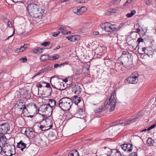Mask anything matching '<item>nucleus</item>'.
<instances>
[{
    "mask_svg": "<svg viewBox=\"0 0 156 156\" xmlns=\"http://www.w3.org/2000/svg\"><path fill=\"white\" fill-rule=\"evenodd\" d=\"M58 29L62 34H68L66 28L65 26L60 25L58 27Z\"/></svg>",
    "mask_w": 156,
    "mask_h": 156,
    "instance_id": "obj_16",
    "label": "nucleus"
},
{
    "mask_svg": "<svg viewBox=\"0 0 156 156\" xmlns=\"http://www.w3.org/2000/svg\"><path fill=\"white\" fill-rule=\"evenodd\" d=\"M13 2L17 3L18 2H22L23 0H12Z\"/></svg>",
    "mask_w": 156,
    "mask_h": 156,
    "instance_id": "obj_55",
    "label": "nucleus"
},
{
    "mask_svg": "<svg viewBox=\"0 0 156 156\" xmlns=\"http://www.w3.org/2000/svg\"><path fill=\"white\" fill-rule=\"evenodd\" d=\"M68 156H80L77 150H73L69 152Z\"/></svg>",
    "mask_w": 156,
    "mask_h": 156,
    "instance_id": "obj_22",
    "label": "nucleus"
},
{
    "mask_svg": "<svg viewBox=\"0 0 156 156\" xmlns=\"http://www.w3.org/2000/svg\"><path fill=\"white\" fill-rule=\"evenodd\" d=\"M111 154L112 156H122L119 150L116 149L110 150Z\"/></svg>",
    "mask_w": 156,
    "mask_h": 156,
    "instance_id": "obj_13",
    "label": "nucleus"
},
{
    "mask_svg": "<svg viewBox=\"0 0 156 156\" xmlns=\"http://www.w3.org/2000/svg\"><path fill=\"white\" fill-rule=\"evenodd\" d=\"M132 144H130L129 143L127 144H123L121 145L122 148L125 151H126V147L130 146L131 147Z\"/></svg>",
    "mask_w": 156,
    "mask_h": 156,
    "instance_id": "obj_34",
    "label": "nucleus"
},
{
    "mask_svg": "<svg viewBox=\"0 0 156 156\" xmlns=\"http://www.w3.org/2000/svg\"><path fill=\"white\" fill-rule=\"evenodd\" d=\"M31 131L26 130L25 132V133L29 138L32 139L35 136L36 133L31 128Z\"/></svg>",
    "mask_w": 156,
    "mask_h": 156,
    "instance_id": "obj_8",
    "label": "nucleus"
},
{
    "mask_svg": "<svg viewBox=\"0 0 156 156\" xmlns=\"http://www.w3.org/2000/svg\"><path fill=\"white\" fill-rule=\"evenodd\" d=\"M22 60L23 62H25L27 61V58H22L20 59V60Z\"/></svg>",
    "mask_w": 156,
    "mask_h": 156,
    "instance_id": "obj_54",
    "label": "nucleus"
},
{
    "mask_svg": "<svg viewBox=\"0 0 156 156\" xmlns=\"http://www.w3.org/2000/svg\"><path fill=\"white\" fill-rule=\"evenodd\" d=\"M73 12L75 13V14H76L77 15H78V12H79L78 10V8L77 7H73L72 9Z\"/></svg>",
    "mask_w": 156,
    "mask_h": 156,
    "instance_id": "obj_38",
    "label": "nucleus"
},
{
    "mask_svg": "<svg viewBox=\"0 0 156 156\" xmlns=\"http://www.w3.org/2000/svg\"><path fill=\"white\" fill-rule=\"evenodd\" d=\"M121 0H113L112 3L113 4L116 5L118 4L121 1Z\"/></svg>",
    "mask_w": 156,
    "mask_h": 156,
    "instance_id": "obj_42",
    "label": "nucleus"
},
{
    "mask_svg": "<svg viewBox=\"0 0 156 156\" xmlns=\"http://www.w3.org/2000/svg\"><path fill=\"white\" fill-rule=\"evenodd\" d=\"M126 151H127V152H130L133 149V145L132 144V146H131V147H126Z\"/></svg>",
    "mask_w": 156,
    "mask_h": 156,
    "instance_id": "obj_39",
    "label": "nucleus"
},
{
    "mask_svg": "<svg viewBox=\"0 0 156 156\" xmlns=\"http://www.w3.org/2000/svg\"><path fill=\"white\" fill-rule=\"evenodd\" d=\"M31 106L34 107L36 109V112L37 113L39 112V109L37 105L34 103H31Z\"/></svg>",
    "mask_w": 156,
    "mask_h": 156,
    "instance_id": "obj_37",
    "label": "nucleus"
},
{
    "mask_svg": "<svg viewBox=\"0 0 156 156\" xmlns=\"http://www.w3.org/2000/svg\"><path fill=\"white\" fill-rule=\"evenodd\" d=\"M115 69L116 72H119L120 70H121L122 67L119 63L115 64Z\"/></svg>",
    "mask_w": 156,
    "mask_h": 156,
    "instance_id": "obj_33",
    "label": "nucleus"
},
{
    "mask_svg": "<svg viewBox=\"0 0 156 156\" xmlns=\"http://www.w3.org/2000/svg\"><path fill=\"white\" fill-rule=\"evenodd\" d=\"M105 65L111 69H113L114 66L115 64V62L114 61L108 59H104Z\"/></svg>",
    "mask_w": 156,
    "mask_h": 156,
    "instance_id": "obj_9",
    "label": "nucleus"
},
{
    "mask_svg": "<svg viewBox=\"0 0 156 156\" xmlns=\"http://www.w3.org/2000/svg\"><path fill=\"white\" fill-rule=\"evenodd\" d=\"M109 23H105L102 24L101 25V26L102 29L106 31H108L109 28H108Z\"/></svg>",
    "mask_w": 156,
    "mask_h": 156,
    "instance_id": "obj_19",
    "label": "nucleus"
},
{
    "mask_svg": "<svg viewBox=\"0 0 156 156\" xmlns=\"http://www.w3.org/2000/svg\"><path fill=\"white\" fill-rule=\"evenodd\" d=\"M26 144L23 143V141L21 140L19 143H17V147L20 148V150L22 151L26 147Z\"/></svg>",
    "mask_w": 156,
    "mask_h": 156,
    "instance_id": "obj_12",
    "label": "nucleus"
},
{
    "mask_svg": "<svg viewBox=\"0 0 156 156\" xmlns=\"http://www.w3.org/2000/svg\"><path fill=\"white\" fill-rule=\"evenodd\" d=\"M41 83L42 84H45V87H47V88H50L49 90H50V94H51L52 93V88L51 87V86L50 85V83H47L45 82H44V81H43V82H41Z\"/></svg>",
    "mask_w": 156,
    "mask_h": 156,
    "instance_id": "obj_31",
    "label": "nucleus"
},
{
    "mask_svg": "<svg viewBox=\"0 0 156 156\" xmlns=\"http://www.w3.org/2000/svg\"><path fill=\"white\" fill-rule=\"evenodd\" d=\"M60 33V31H58L57 32H55L52 33V35L53 36L55 37L57 36Z\"/></svg>",
    "mask_w": 156,
    "mask_h": 156,
    "instance_id": "obj_45",
    "label": "nucleus"
},
{
    "mask_svg": "<svg viewBox=\"0 0 156 156\" xmlns=\"http://www.w3.org/2000/svg\"><path fill=\"white\" fill-rule=\"evenodd\" d=\"M73 99L75 104L76 105H78L81 101L80 98L77 96H74Z\"/></svg>",
    "mask_w": 156,
    "mask_h": 156,
    "instance_id": "obj_28",
    "label": "nucleus"
},
{
    "mask_svg": "<svg viewBox=\"0 0 156 156\" xmlns=\"http://www.w3.org/2000/svg\"><path fill=\"white\" fill-rule=\"evenodd\" d=\"M23 114V115L24 117H28L29 116V112L28 111L27 109V107L26 105H24L23 107V108L22 110Z\"/></svg>",
    "mask_w": 156,
    "mask_h": 156,
    "instance_id": "obj_21",
    "label": "nucleus"
},
{
    "mask_svg": "<svg viewBox=\"0 0 156 156\" xmlns=\"http://www.w3.org/2000/svg\"><path fill=\"white\" fill-rule=\"evenodd\" d=\"M132 16L131 13H128L126 15V16L128 18Z\"/></svg>",
    "mask_w": 156,
    "mask_h": 156,
    "instance_id": "obj_63",
    "label": "nucleus"
},
{
    "mask_svg": "<svg viewBox=\"0 0 156 156\" xmlns=\"http://www.w3.org/2000/svg\"><path fill=\"white\" fill-rule=\"evenodd\" d=\"M40 128L42 131H45L48 130V129H47L46 127L43 125H40Z\"/></svg>",
    "mask_w": 156,
    "mask_h": 156,
    "instance_id": "obj_44",
    "label": "nucleus"
},
{
    "mask_svg": "<svg viewBox=\"0 0 156 156\" xmlns=\"http://www.w3.org/2000/svg\"><path fill=\"white\" fill-rule=\"evenodd\" d=\"M129 156H137V154L135 152L131 153Z\"/></svg>",
    "mask_w": 156,
    "mask_h": 156,
    "instance_id": "obj_60",
    "label": "nucleus"
},
{
    "mask_svg": "<svg viewBox=\"0 0 156 156\" xmlns=\"http://www.w3.org/2000/svg\"><path fill=\"white\" fill-rule=\"evenodd\" d=\"M43 107V112H44L45 113L47 112H49L52 110V109L51 108V107L49 106L44 105Z\"/></svg>",
    "mask_w": 156,
    "mask_h": 156,
    "instance_id": "obj_29",
    "label": "nucleus"
},
{
    "mask_svg": "<svg viewBox=\"0 0 156 156\" xmlns=\"http://www.w3.org/2000/svg\"><path fill=\"white\" fill-rule=\"evenodd\" d=\"M27 10L28 15L36 18L42 16V10L37 4L30 3L27 5Z\"/></svg>",
    "mask_w": 156,
    "mask_h": 156,
    "instance_id": "obj_2",
    "label": "nucleus"
},
{
    "mask_svg": "<svg viewBox=\"0 0 156 156\" xmlns=\"http://www.w3.org/2000/svg\"><path fill=\"white\" fill-rule=\"evenodd\" d=\"M81 73L80 70L79 69H76V72L75 74L76 75H80Z\"/></svg>",
    "mask_w": 156,
    "mask_h": 156,
    "instance_id": "obj_47",
    "label": "nucleus"
},
{
    "mask_svg": "<svg viewBox=\"0 0 156 156\" xmlns=\"http://www.w3.org/2000/svg\"><path fill=\"white\" fill-rule=\"evenodd\" d=\"M118 12L119 10L116 9L111 8L108 10L107 12H106V14L107 15H110L112 13H115Z\"/></svg>",
    "mask_w": 156,
    "mask_h": 156,
    "instance_id": "obj_20",
    "label": "nucleus"
},
{
    "mask_svg": "<svg viewBox=\"0 0 156 156\" xmlns=\"http://www.w3.org/2000/svg\"><path fill=\"white\" fill-rule=\"evenodd\" d=\"M69 62L67 61L65 62H63L59 65V67L60 68L62 66L63 67L65 65H67L69 64Z\"/></svg>",
    "mask_w": 156,
    "mask_h": 156,
    "instance_id": "obj_46",
    "label": "nucleus"
},
{
    "mask_svg": "<svg viewBox=\"0 0 156 156\" xmlns=\"http://www.w3.org/2000/svg\"><path fill=\"white\" fill-rule=\"evenodd\" d=\"M52 60H55L58 59L59 58V55L58 54H56L52 57Z\"/></svg>",
    "mask_w": 156,
    "mask_h": 156,
    "instance_id": "obj_43",
    "label": "nucleus"
},
{
    "mask_svg": "<svg viewBox=\"0 0 156 156\" xmlns=\"http://www.w3.org/2000/svg\"><path fill=\"white\" fill-rule=\"evenodd\" d=\"M77 2L78 3H84L87 1V0H76Z\"/></svg>",
    "mask_w": 156,
    "mask_h": 156,
    "instance_id": "obj_49",
    "label": "nucleus"
},
{
    "mask_svg": "<svg viewBox=\"0 0 156 156\" xmlns=\"http://www.w3.org/2000/svg\"><path fill=\"white\" fill-rule=\"evenodd\" d=\"M43 48H40L39 47H37L33 49V51L34 53H37L38 52L39 53H42L43 51Z\"/></svg>",
    "mask_w": 156,
    "mask_h": 156,
    "instance_id": "obj_24",
    "label": "nucleus"
},
{
    "mask_svg": "<svg viewBox=\"0 0 156 156\" xmlns=\"http://www.w3.org/2000/svg\"><path fill=\"white\" fill-rule=\"evenodd\" d=\"M7 139L4 135L1 136H0V144L3 145L6 143Z\"/></svg>",
    "mask_w": 156,
    "mask_h": 156,
    "instance_id": "obj_17",
    "label": "nucleus"
},
{
    "mask_svg": "<svg viewBox=\"0 0 156 156\" xmlns=\"http://www.w3.org/2000/svg\"><path fill=\"white\" fill-rule=\"evenodd\" d=\"M25 105L24 104H23V103L19 102L18 103H17L15 106L17 107L18 109L20 110H22L23 108V107Z\"/></svg>",
    "mask_w": 156,
    "mask_h": 156,
    "instance_id": "obj_32",
    "label": "nucleus"
},
{
    "mask_svg": "<svg viewBox=\"0 0 156 156\" xmlns=\"http://www.w3.org/2000/svg\"><path fill=\"white\" fill-rule=\"evenodd\" d=\"M10 126L8 123H2L0 125V133L5 134L10 131Z\"/></svg>",
    "mask_w": 156,
    "mask_h": 156,
    "instance_id": "obj_5",
    "label": "nucleus"
},
{
    "mask_svg": "<svg viewBox=\"0 0 156 156\" xmlns=\"http://www.w3.org/2000/svg\"><path fill=\"white\" fill-rule=\"evenodd\" d=\"M48 100L50 102L52 108L56 105L57 102L55 100L53 99H49Z\"/></svg>",
    "mask_w": 156,
    "mask_h": 156,
    "instance_id": "obj_35",
    "label": "nucleus"
},
{
    "mask_svg": "<svg viewBox=\"0 0 156 156\" xmlns=\"http://www.w3.org/2000/svg\"><path fill=\"white\" fill-rule=\"evenodd\" d=\"M72 104L73 101L71 99L64 97L59 100L56 106H58L63 111H67L69 110Z\"/></svg>",
    "mask_w": 156,
    "mask_h": 156,
    "instance_id": "obj_3",
    "label": "nucleus"
},
{
    "mask_svg": "<svg viewBox=\"0 0 156 156\" xmlns=\"http://www.w3.org/2000/svg\"><path fill=\"white\" fill-rule=\"evenodd\" d=\"M44 73V71L43 70H41L39 71V72L38 73H37L35 75V76H36L38 75H40L41 74L43 73Z\"/></svg>",
    "mask_w": 156,
    "mask_h": 156,
    "instance_id": "obj_52",
    "label": "nucleus"
},
{
    "mask_svg": "<svg viewBox=\"0 0 156 156\" xmlns=\"http://www.w3.org/2000/svg\"><path fill=\"white\" fill-rule=\"evenodd\" d=\"M80 37V36L77 35L75 36H69L67 38L69 40L74 42L79 39Z\"/></svg>",
    "mask_w": 156,
    "mask_h": 156,
    "instance_id": "obj_14",
    "label": "nucleus"
},
{
    "mask_svg": "<svg viewBox=\"0 0 156 156\" xmlns=\"http://www.w3.org/2000/svg\"><path fill=\"white\" fill-rule=\"evenodd\" d=\"M51 57H49V55H43L41 56L40 57V60L41 61L44 62L47 60H51V59H50Z\"/></svg>",
    "mask_w": 156,
    "mask_h": 156,
    "instance_id": "obj_18",
    "label": "nucleus"
},
{
    "mask_svg": "<svg viewBox=\"0 0 156 156\" xmlns=\"http://www.w3.org/2000/svg\"><path fill=\"white\" fill-rule=\"evenodd\" d=\"M115 93H112L109 98H108L105 101L104 103V107L103 105L100 106L99 108H96L94 110L95 113H98L105 110L107 108L110 107L109 111L112 112L115 109L116 100L115 98Z\"/></svg>",
    "mask_w": 156,
    "mask_h": 156,
    "instance_id": "obj_1",
    "label": "nucleus"
},
{
    "mask_svg": "<svg viewBox=\"0 0 156 156\" xmlns=\"http://www.w3.org/2000/svg\"><path fill=\"white\" fill-rule=\"evenodd\" d=\"M112 31L113 32L115 31H117L119 30L120 28L119 27L116 26L115 24H112Z\"/></svg>",
    "mask_w": 156,
    "mask_h": 156,
    "instance_id": "obj_30",
    "label": "nucleus"
},
{
    "mask_svg": "<svg viewBox=\"0 0 156 156\" xmlns=\"http://www.w3.org/2000/svg\"><path fill=\"white\" fill-rule=\"evenodd\" d=\"M20 48L21 51H23L25 50V48L24 47V46H21Z\"/></svg>",
    "mask_w": 156,
    "mask_h": 156,
    "instance_id": "obj_61",
    "label": "nucleus"
},
{
    "mask_svg": "<svg viewBox=\"0 0 156 156\" xmlns=\"http://www.w3.org/2000/svg\"><path fill=\"white\" fill-rule=\"evenodd\" d=\"M15 52L16 53H19V52H22L21 51V50L20 49V48H16L15 50Z\"/></svg>",
    "mask_w": 156,
    "mask_h": 156,
    "instance_id": "obj_53",
    "label": "nucleus"
},
{
    "mask_svg": "<svg viewBox=\"0 0 156 156\" xmlns=\"http://www.w3.org/2000/svg\"><path fill=\"white\" fill-rule=\"evenodd\" d=\"M15 29H14V30L13 31V34H12L11 35L9 36L6 39V40H8L9 39V38L10 37H12L13 36V34H14V33H15Z\"/></svg>",
    "mask_w": 156,
    "mask_h": 156,
    "instance_id": "obj_57",
    "label": "nucleus"
},
{
    "mask_svg": "<svg viewBox=\"0 0 156 156\" xmlns=\"http://www.w3.org/2000/svg\"><path fill=\"white\" fill-rule=\"evenodd\" d=\"M56 89L61 91L64 90L66 88L65 87L64 83L62 82H58L56 83Z\"/></svg>",
    "mask_w": 156,
    "mask_h": 156,
    "instance_id": "obj_11",
    "label": "nucleus"
},
{
    "mask_svg": "<svg viewBox=\"0 0 156 156\" xmlns=\"http://www.w3.org/2000/svg\"><path fill=\"white\" fill-rule=\"evenodd\" d=\"M10 148L9 150H6L5 151H3L5 155L6 156H12L13 154L11 153V148L10 147Z\"/></svg>",
    "mask_w": 156,
    "mask_h": 156,
    "instance_id": "obj_26",
    "label": "nucleus"
},
{
    "mask_svg": "<svg viewBox=\"0 0 156 156\" xmlns=\"http://www.w3.org/2000/svg\"><path fill=\"white\" fill-rule=\"evenodd\" d=\"M15 29H14V30L13 31V34H12L11 35L9 36L6 39V40H8L9 39V38L10 37H12L13 36V34H14V33H15Z\"/></svg>",
    "mask_w": 156,
    "mask_h": 156,
    "instance_id": "obj_59",
    "label": "nucleus"
},
{
    "mask_svg": "<svg viewBox=\"0 0 156 156\" xmlns=\"http://www.w3.org/2000/svg\"><path fill=\"white\" fill-rule=\"evenodd\" d=\"M37 87H38V88H41L42 87H43V85H42L41 83H37Z\"/></svg>",
    "mask_w": 156,
    "mask_h": 156,
    "instance_id": "obj_64",
    "label": "nucleus"
},
{
    "mask_svg": "<svg viewBox=\"0 0 156 156\" xmlns=\"http://www.w3.org/2000/svg\"><path fill=\"white\" fill-rule=\"evenodd\" d=\"M145 4L147 5H151L152 3V0H145Z\"/></svg>",
    "mask_w": 156,
    "mask_h": 156,
    "instance_id": "obj_40",
    "label": "nucleus"
},
{
    "mask_svg": "<svg viewBox=\"0 0 156 156\" xmlns=\"http://www.w3.org/2000/svg\"><path fill=\"white\" fill-rule=\"evenodd\" d=\"M136 118H134L132 119H129L126 121H121L119 122V124L122 126H125L126 124H129L131 122H133L135 121Z\"/></svg>",
    "mask_w": 156,
    "mask_h": 156,
    "instance_id": "obj_10",
    "label": "nucleus"
},
{
    "mask_svg": "<svg viewBox=\"0 0 156 156\" xmlns=\"http://www.w3.org/2000/svg\"><path fill=\"white\" fill-rule=\"evenodd\" d=\"M109 27H108L109 29L108 30V32H111L110 36L111 37H115L116 36V34L115 32H112V24L109 23Z\"/></svg>",
    "mask_w": 156,
    "mask_h": 156,
    "instance_id": "obj_23",
    "label": "nucleus"
},
{
    "mask_svg": "<svg viewBox=\"0 0 156 156\" xmlns=\"http://www.w3.org/2000/svg\"><path fill=\"white\" fill-rule=\"evenodd\" d=\"M147 144L150 146L153 145L154 143V140H152L151 138H149L147 140Z\"/></svg>",
    "mask_w": 156,
    "mask_h": 156,
    "instance_id": "obj_36",
    "label": "nucleus"
},
{
    "mask_svg": "<svg viewBox=\"0 0 156 156\" xmlns=\"http://www.w3.org/2000/svg\"><path fill=\"white\" fill-rule=\"evenodd\" d=\"M51 43L49 41L45 42L44 43H41V44L42 45L44 46H46L47 45H48L50 44Z\"/></svg>",
    "mask_w": 156,
    "mask_h": 156,
    "instance_id": "obj_41",
    "label": "nucleus"
},
{
    "mask_svg": "<svg viewBox=\"0 0 156 156\" xmlns=\"http://www.w3.org/2000/svg\"><path fill=\"white\" fill-rule=\"evenodd\" d=\"M15 29H14V30L13 31V34H12L11 35L9 36L6 39V40H8L9 39V38L10 37H12L13 36V34H14V33H15Z\"/></svg>",
    "mask_w": 156,
    "mask_h": 156,
    "instance_id": "obj_58",
    "label": "nucleus"
},
{
    "mask_svg": "<svg viewBox=\"0 0 156 156\" xmlns=\"http://www.w3.org/2000/svg\"><path fill=\"white\" fill-rule=\"evenodd\" d=\"M118 124H119V122L118 121H115L111 123V126H115Z\"/></svg>",
    "mask_w": 156,
    "mask_h": 156,
    "instance_id": "obj_50",
    "label": "nucleus"
},
{
    "mask_svg": "<svg viewBox=\"0 0 156 156\" xmlns=\"http://www.w3.org/2000/svg\"><path fill=\"white\" fill-rule=\"evenodd\" d=\"M54 68H57L58 67H59V64H57V63L55 64H54Z\"/></svg>",
    "mask_w": 156,
    "mask_h": 156,
    "instance_id": "obj_62",
    "label": "nucleus"
},
{
    "mask_svg": "<svg viewBox=\"0 0 156 156\" xmlns=\"http://www.w3.org/2000/svg\"><path fill=\"white\" fill-rule=\"evenodd\" d=\"M90 66L87 64L86 67H84L82 69V72L85 75H89L90 72L89 71Z\"/></svg>",
    "mask_w": 156,
    "mask_h": 156,
    "instance_id": "obj_15",
    "label": "nucleus"
},
{
    "mask_svg": "<svg viewBox=\"0 0 156 156\" xmlns=\"http://www.w3.org/2000/svg\"><path fill=\"white\" fill-rule=\"evenodd\" d=\"M121 58L122 59L121 62L124 67L128 69H130L133 66L132 62L131 60L129 59L128 57L126 56L123 57L122 56Z\"/></svg>",
    "mask_w": 156,
    "mask_h": 156,
    "instance_id": "obj_4",
    "label": "nucleus"
},
{
    "mask_svg": "<svg viewBox=\"0 0 156 156\" xmlns=\"http://www.w3.org/2000/svg\"><path fill=\"white\" fill-rule=\"evenodd\" d=\"M78 15H81L83 13L87 10V8L85 6H82L81 8H78Z\"/></svg>",
    "mask_w": 156,
    "mask_h": 156,
    "instance_id": "obj_27",
    "label": "nucleus"
},
{
    "mask_svg": "<svg viewBox=\"0 0 156 156\" xmlns=\"http://www.w3.org/2000/svg\"><path fill=\"white\" fill-rule=\"evenodd\" d=\"M138 74L136 72H134L132 73V76L129 77L127 79V81L130 83H136L138 79Z\"/></svg>",
    "mask_w": 156,
    "mask_h": 156,
    "instance_id": "obj_6",
    "label": "nucleus"
},
{
    "mask_svg": "<svg viewBox=\"0 0 156 156\" xmlns=\"http://www.w3.org/2000/svg\"><path fill=\"white\" fill-rule=\"evenodd\" d=\"M72 91L75 94H79L81 92V88L80 86L77 85L73 84L72 85Z\"/></svg>",
    "mask_w": 156,
    "mask_h": 156,
    "instance_id": "obj_7",
    "label": "nucleus"
},
{
    "mask_svg": "<svg viewBox=\"0 0 156 156\" xmlns=\"http://www.w3.org/2000/svg\"><path fill=\"white\" fill-rule=\"evenodd\" d=\"M7 25L8 27H12V24L11 22L9 20L7 22Z\"/></svg>",
    "mask_w": 156,
    "mask_h": 156,
    "instance_id": "obj_51",
    "label": "nucleus"
},
{
    "mask_svg": "<svg viewBox=\"0 0 156 156\" xmlns=\"http://www.w3.org/2000/svg\"><path fill=\"white\" fill-rule=\"evenodd\" d=\"M138 51L139 53L141 54H147V50L146 48L144 47L142 48V50L141 49H138Z\"/></svg>",
    "mask_w": 156,
    "mask_h": 156,
    "instance_id": "obj_25",
    "label": "nucleus"
},
{
    "mask_svg": "<svg viewBox=\"0 0 156 156\" xmlns=\"http://www.w3.org/2000/svg\"><path fill=\"white\" fill-rule=\"evenodd\" d=\"M144 41V40L143 38H139L137 40V42H138V45H139V43L141 42H143Z\"/></svg>",
    "mask_w": 156,
    "mask_h": 156,
    "instance_id": "obj_48",
    "label": "nucleus"
},
{
    "mask_svg": "<svg viewBox=\"0 0 156 156\" xmlns=\"http://www.w3.org/2000/svg\"><path fill=\"white\" fill-rule=\"evenodd\" d=\"M136 13V11L135 10H132L131 11V14L132 15V16H133L134 14H135Z\"/></svg>",
    "mask_w": 156,
    "mask_h": 156,
    "instance_id": "obj_56",
    "label": "nucleus"
}]
</instances>
